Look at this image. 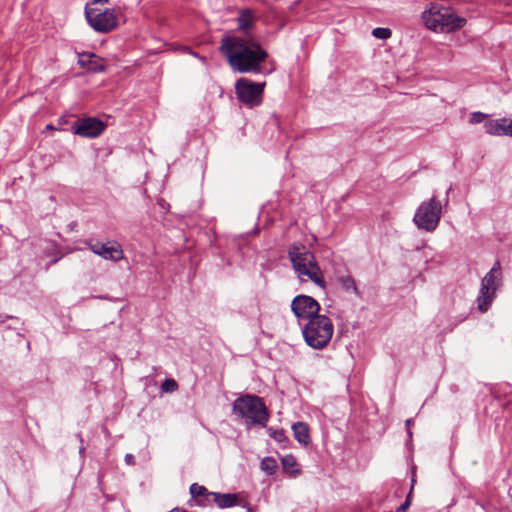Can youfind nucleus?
<instances>
[{
    "label": "nucleus",
    "instance_id": "obj_1",
    "mask_svg": "<svg viewBox=\"0 0 512 512\" xmlns=\"http://www.w3.org/2000/svg\"><path fill=\"white\" fill-rule=\"evenodd\" d=\"M219 49L232 70L238 73H262V64L268 57V53L251 34L225 36Z\"/></svg>",
    "mask_w": 512,
    "mask_h": 512
},
{
    "label": "nucleus",
    "instance_id": "obj_2",
    "mask_svg": "<svg viewBox=\"0 0 512 512\" xmlns=\"http://www.w3.org/2000/svg\"><path fill=\"white\" fill-rule=\"evenodd\" d=\"M288 256L301 282L310 280L321 288L326 287L322 271L314 254L307 250L304 245L292 244L288 249Z\"/></svg>",
    "mask_w": 512,
    "mask_h": 512
},
{
    "label": "nucleus",
    "instance_id": "obj_3",
    "mask_svg": "<svg viewBox=\"0 0 512 512\" xmlns=\"http://www.w3.org/2000/svg\"><path fill=\"white\" fill-rule=\"evenodd\" d=\"M426 27L436 32H452L466 23V19L457 16L449 7L432 5L429 10L422 13Z\"/></svg>",
    "mask_w": 512,
    "mask_h": 512
},
{
    "label": "nucleus",
    "instance_id": "obj_4",
    "mask_svg": "<svg viewBox=\"0 0 512 512\" xmlns=\"http://www.w3.org/2000/svg\"><path fill=\"white\" fill-rule=\"evenodd\" d=\"M233 414L246 419L253 425L266 427L269 412L263 400L255 395L246 394L238 397L232 406Z\"/></svg>",
    "mask_w": 512,
    "mask_h": 512
},
{
    "label": "nucleus",
    "instance_id": "obj_5",
    "mask_svg": "<svg viewBox=\"0 0 512 512\" xmlns=\"http://www.w3.org/2000/svg\"><path fill=\"white\" fill-rule=\"evenodd\" d=\"M334 333L331 319L325 315L312 317L302 328L305 342L313 349H323Z\"/></svg>",
    "mask_w": 512,
    "mask_h": 512
},
{
    "label": "nucleus",
    "instance_id": "obj_6",
    "mask_svg": "<svg viewBox=\"0 0 512 512\" xmlns=\"http://www.w3.org/2000/svg\"><path fill=\"white\" fill-rule=\"evenodd\" d=\"M501 285V265L499 261H496L490 271L481 280L480 290L476 300L480 312L485 313L489 310L496 297V292Z\"/></svg>",
    "mask_w": 512,
    "mask_h": 512
},
{
    "label": "nucleus",
    "instance_id": "obj_7",
    "mask_svg": "<svg viewBox=\"0 0 512 512\" xmlns=\"http://www.w3.org/2000/svg\"><path fill=\"white\" fill-rule=\"evenodd\" d=\"M441 215L442 205L433 196L429 201L421 203L413 217V222L418 229L432 232L437 228Z\"/></svg>",
    "mask_w": 512,
    "mask_h": 512
},
{
    "label": "nucleus",
    "instance_id": "obj_8",
    "mask_svg": "<svg viewBox=\"0 0 512 512\" xmlns=\"http://www.w3.org/2000/svg\"><path fill=\"white\" fill-rule=\"evenodd\" d=\"M266 83L254 82L248 78H240L235 83L237 99L252 108L261 104Z\"/></svg>",
    "mask_w": 512,
    "mask_h": 512
},
{
    "label": "nucleus",
    "instance_id": "obj_9",
    "mask_svg": "<svg viewBox=\"0 0 512 512\" xmlns=\"http://www.w3.org/2000/svg\"><path fill=\"white\" fill-rule=\"evenodd\" d=\"M85 17L88 24L100 33H108L118 26V12L115 9H105L103 11L85 7Z\"/></svg>",
    "mask_w": 512,
    "mask_h": 512
},
{
    "label": "nucleus",
    "instance_id": "obj_10",
    "mask_svg": "<svg viewBox=\"0 0 512 512\" xmlns=\"http://www.w3.org/2000/svg\"><path fill=\"white\" fill-rule=\"evenodd\" d=\"M291 310L297 319L306 320L307 322L316 316H320V305L311 296L308 295H297L291 303Z\"/></svg>",
    "mask_w": 512,
    "mask_h": 512
},
{
    "label": "nucleus",
    "instance_id": "obj_11",
    "mask_svg": "<svg viewBox=\"0 0 512 512\" xmlns=\"http://www.w3.org/2000/svg\"><path fill=\"white\" fill-rule=\"evenodd\" d=\"M106 129V124L97 117H86L76 120L71 126L74 134L85 138H96Z\"/></svg>",
    "mask_w": 512,
    "mask_h": 512
},
{
    "label": "nucleus",
    "instance_id": "obj_12",
    "mask_svg": "<svg viewBox=\"0 0 512 512\" xmlns=\"http://www.w3.org/2000/svg\"><path fill=\"white\" fill-rule=\"evenodd\" d=\"M83 244L94 254L105 260L116 262L123 258V250L120 245H108L94 239H86L83 241Z\"/></svg>",
    "mask_w": 512,
    "mask_h": 512
},
{
    "label": "nucleus",
    "instance_id": "obj_13",
    "mask_svg": "<svg viewBox=\"0 0 512 512\" xmlns=\"http://www.w3.org/2000/svg\"><path fill=\"white\" fill-rule=\"evenodd\" d=\"M211 496L214 498V504L221 509L241 506L245 508L247 512H253L250 504L246 501H242L240 496L236 493L213 492Z\"/></svg>",
    "mask_w": 512,
    "mask_h": 512
},
{
    "label": "nucleus",
    "instance_id": "obj_14",
    "mask_svg": "<svg viewBox=\"0 0 512 512\" xmlns=\"http://www.w3.org/2000/svg\"><path fill=\"white\" fill-rule=\"evenodd\" d=\"M78 65L91 73H100L106 71L104 60L91 52H83L78 54Z\"/></svg>",
    "mask_w": 512,
    "mask_h": 512
},
{
    "label": "nucleus",
    "instance_id": "obj_15",
    "mask_svg": "<svg viewBox=\"0 0 512 512\" xmlns=\"http://www.w3.org/2000/svg\"><path fill=\"white\" fill-rule=\"evenodd\" d=\"M485 132L496 136L512 137V120L501 118L491 119L484 123Z\"/></svg>",
    "mask_w": 512,
    "mask_h": 512
},
{
    "label": "nucleus",
    "instance_id": "obj_16",
    "mask_svg": "<svg viewBox=\"0 0 512 512\" xmlns=\"http://www.w3.org/2000/svg\"><path fill=\"white\" fill-rule=\"evenodd\" d=\"M295 439L302 445L306 446L310 442L308 425L304 422H297L292 425Z\"/></svg>",
    "mask_w": 512,
    "mask_h": 512
},
{
    "label": "nucleus",
    "instance_id": "obj_17",
    "mask_svg": "<svg viewBox=\"0 0 512 512\" xmlns=\"http://www.w3.org/2000/svg\"><path fill=\"white\" fill-rule=\"evenodd\" d=\"M254 21L255 18L250 10H242L237 18L238 29L248 34L247 32L252 29Z\"/></svg>",
    "mask_w": 512,
    "mask_h": 512
},
{
    "label": "nucleus",
    "instance_id": "obj_18",
    "mask_svg": "<svg viewBox=\"0 0 512 512\" xmlns=\"http://www.w3.org/2000/svg\"><path fill=\"white\" fill-rule=\"evenodd\" d=\"M284 471L289 473L290 475L295 476L298 473V469H296L297 462L293 455L289 454L282 458L281 460Z\"/></svg>",
    "mask_w": 512,
    "mask_h": 512
},
{
    "label": "nucleus",
    "instance_id": "obj_19",
    "mask_svg": "<svg viewBox=\"0 0 512 512\" xmlns=\"http://www.w3.org/2000/svg\"><path fill=\"white\" fill-rule=\"evenodd\" d=\"M212 493L213 492L208 491L205 486L199 485L197 483H193L190 486V494H191V496H192V498L194 499L195 502H196L197 499H199V498H201L203 496L212 497L211 496Z\"/></svg>",
    "mask_w": 512,
    "mask_h": 512
},
{
    "label": "nucleus",
    "instance_id": "obj_20",
    "mask_svg": "<svg viewBox=\"0 0 512 512\" xmlns=\"http://www.w3.org/2000/svg\"><path fill=\"white\" fill-rule=\"evenodd\" d=\"M260 466L268 475H273L278 468L277 461L273 457L263 458Z\"/></svg>",
    "mask_w": 512,
    "mask_h": 512
},
{
    "label": "nucleus",
    "instance_id": "obj_21",
    "mask_svg": "<svg viewBox=\"0 0 512 512\" xmlns=\"http://www.w3.org/2000/svg\"><path fill=\"white\" fill-rule=\"evenodd\" d=\"M339 283L341 284L342 288L346 291H353L354 293L358 294V289L355 283V280L350 275L341 276L338 278Z\"/></svg>",
    "mask_w": 512,
    "mask_h": 512
},
{
    "label": "nucleus",
    "instance_id": "obj_22",
    "mask_svg": "<svg viewBox=\"0 0 512 512\" xmlns=\"http://www.w3.org/2000/svg\"><path fill=\"white\" fill-rule=\"evenodd\" d=\"M267 432L271 438L279 443L285 442L287 439L285 432L282 429H273L272 427H269Z\"/></svg>",
    "mask_w": 512,
    "mask_h": 512
},
{
    "label": "nucleus",
    "instance_id": "obj_23",
    "mask_svg": "<svg viewBox=\"0 0 512 512\" xmlns=\"http://www.w3.org/2000/svg\"><path fill=\"white\" fill-rule=\"evenodd\" d=\"M177 389L178 383L172 378L165 379L162 382V392L171 393L176 391Z\"/></svg>",
    "mask_w": 512,
    "mask_h": 512
},
{
    "label": "nucleus",
    "instance_id": "obj_24",
    "mask_svg": "<svg viewBox=\"0 0 512 512\" xmlns=\"http://www.w3.org/2000/svg\"><path fill=\"white\" fill-rule=\"evenodd\" d=\"M372 35L377 38V39H388L390 36H391V31L390 29L388 28H381V27H378V28H375L373 31H372Z\"/></svg>",
    "mask_w": 512,
    "mask_h": 512
},
{
    "label": "nucleus",
    "instance_id": "obj_25",
    "mask_svg": "<svg viewBox=\"0 0 512 512\" xmlns=\"http://www.w3.org/2000/svg\"><path fill=\"white\" fill-rule=\"evenodd\" d=\"M212 504H214V498L208 497V496H203V497L197 499L195 502V505H197L199 507H208V506H211Z\"/></svg>",
    "mask_w": 512,
    "mask_h": 512
},
{
    "label": "nucleus",
    "instance_id": "obj_26",
    "mask_svg": "<svg viewBox=\"0 0 512 512\" xmlns=\"http://www.w3.org/2000/svg\"><path fill=\"white\" fill-rule=\"evenodd\" d=\"M486 115L481 112H475L471 115L470 122L473 124L481 123L484 121Z\"/></svg>",
    "mask_w": 512,
    "mask_h": 512
},
{
    "label": "nucleus",
    "instance_id": "obj_27",
    "mask_svg": "<svg viewBox=\"0 0 512 512\" xmlns=\"http://www.w3.org/2000/svg\"><path fill=\"white\" fill-rule=\"evenodd\" d=\"M124 461L127 465L133 466L135 464V457L131 453L125 455Z\"/></svg>",
    "mask_w": 512,
    "mask_h": 512
},
{
    "label": "nucleus",
    "instance_id": "obj_28",
    "mask_svg": "<svg viewBox=\"0 0 512 512\" xmlns=\"http://www.w3.org/2000/svg\"><path fill=\"white\" fill-rule=\"evenodd\" d=\"M6 319L15 320L17 322L20 321L19 318L16 316L8 315V314H5V315L0 314V324L4 323Z\"/></svg>",
    "mask_w": 512,
    "mask_h": 512
},
{
    "label": "nucleus",
    "instance_id": "obj_29",
    "mask_svg": "<svg viewBox=\"0 0 512 512\" xmlns=\"http://www.w3.org/2000/svg\"><path fill=\"white\" fill-rule=\"evenodd\" d=\"M412 424H413V419H412V418L407 419V420L405 421V426H406V430H407V434H408V436H409V439H411V438H412V432H411V426H412Z\"/></svg>",
    "mask_w": 512,
    "mask_h": 512
},
{
    "label": "nucleus",
    "instance_id": "obj_30",
    "mask_svg": "<svg viewBox=\"0 0 512 512\" xmlns=\"http://www.w3.org/2000/svg\"><path fill=\"white\" fill-rule=\"evenodd\" d=\"M169 512H189V511H187L186 509H183V508L176 507V508H173L172 510H170Z\"/></svg>",
    "mask_w": 512,
    "mask_h": 512
},
{
    "label": "nucleus",
    "instance_id": "obj_31",
    "mask_svg": "<svg viewBox=\"0 0 512 512\" xmlns=\"http://www.w3.org/2000/svg\"><path fill=\"white\" fill-rule=\"evenodd\" d=\"M108 1H109V0H94V1H93V3H94V4H97V3H99V4H104V3L108 2Z\"/></svg>",
    "mask_w": 512,
    "mask_h": 512
},
{
    "label": "nucleus",
    "instance_id": "obj_32",
    "mask_svg": "<svg viewBox=\"0 0 512 512\" xmlns=\"http://www.w3.org/2000/svg\"><path fill=\"white\" fill-rule=\"evenodd\" d=\"M84 451H85V448H84L83 446H80V448H79V453H80V454H83V453H84Z\"/></svg>",
    "mask_w": 512,
    "mask_h": 512
},
{
    "label": "nucleus",
    "instance_id": "obj_33",
    "mask_svg": "<svg viewBox=\"0 0 512 512\" xmlns=\"http://www.w3.org/2000/svg\"><path fill=\"white\" fill-rule=\"evenodd\" d=\"M181 49H182L184 52H189V53H190V50H189V48H188V47H182ZM191 54H193V53L191 52Z\"/></svg>",
    "mask_w": 512,
    "mask_h": 512
},
{
    "label": "nucleus",
    "instance_id": "obj_34",
    "mask_svg": "<svg viewBox=\"0 0 512 512\" xmlns=\"http://www.w3.org/2000/svg\"><path fill=\"white\" fill-rule=\"evenodd\" d=\"M408 499H409V498H407V499H406L405 504L402 506L403 508H405V507H407V505H409Z\"/></svg>",
    "mask_w": 512,
    "mask_h": 512
},
{
    "label": "nucleus",
    "instance_id": "obj_35",
    "mask_svg": "<svg viewBox=\"0 0 512 512\" xmlns=\"http://www.w3.org/2000/svg\"><path fill=\"white\" fill-rule=\"evenodd\" d=\"M46 128H47V129H53V126H52L51 124H48V125L46 126Z\"/></svg>",
    "mask_w": 512,
    "mask_h": 512
},
{
    "label": "nucleus",
    "instance_id": "obj_36",
    "mask_svg": "<svg viewBox=\"0 0 512 512\" xmlns=\"http://www.w3.org/2000/svg\"><path fill=\"white\" fill-rule=\"evenodd\" d=\"M103 432H104V434H107V433H108L107 428H104V429H103Z\"/></svg>",
    "mask_w": 512,
    "mask_h": 512
},
{
    "label": "nucleus",
    "instance_id": "obj_37",
    "mask_svg": "<svg viewBox=\"0 0 512 512\" xmlns=\"http://www.w3.org/2000/svg\"><path fill=\"white\" fill-rule=\"evenodd\" d=\"M7 329H14V328L11 325H8Z\"/></svg>",
    "mask_w": 512,
    "mask_h": 512
}]
</instances>
